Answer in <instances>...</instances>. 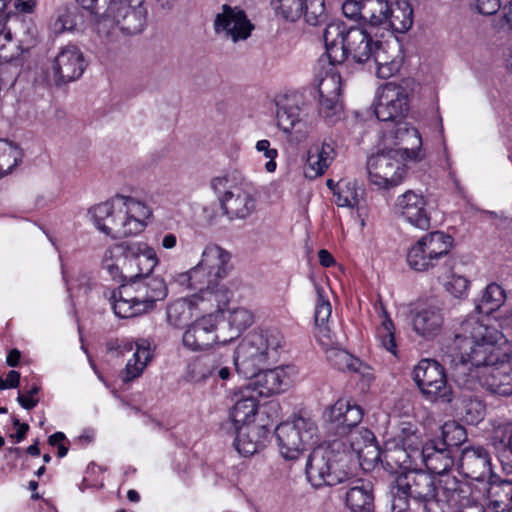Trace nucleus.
<instances>
[{
  "label": "nucleus",
  "instance_id": "obj_64",
  "mask_svg": "<svg viewBox=\"0 0 512 512\" xmlns=\"http://www.w3.org/2000/svg\"><path fill=\"white\" fill-rule=\"evenodd\" d=\"M501 6V0H476V8L483 15H493L498 12Z\"/></svg>",
  "mask_w": 512,
  "mask_h": 512
},
{
  "label": "nucleus",
  "instance_id": "obj_34",
  "mask_svg": "<svg viewBox=\"0 0 512 512\" xmlns=\"http://www.w3.org/2000/svg\"><path fill=\"white\" fill-rule=\"evenodd\" d=\"M321 346L325 351L327 361L340 371L363 373L362 369L367 368L360 359L338 346L335 335L333 336V343L331 345Z\"/></svg>",
  "mask_w": 512,
  "mask_h": 512
},
{
  "label": "nucleus",
  "instance_id": "obj_48",
  "mask_svg": "<svg viewBox=\"0 0 512 512\" xmlns=\"http://www.w3.org/2000/svg\"><path fill=\"white\" fill-rule=\"evenodd\" d=\"M381 317L382 323L377 329V336L380 339L382 346L393 355H396L397 344L394 335L395 327L383 306H381Z\"/></svg>",
  "mask_w": 512,
  "mask_h": 512
},
{
  "label": "nucleus",
  "instance_id": "obj_29",
  "mask_svg": "<svg viewBox=\"0 0 512 512\" xmlns=\"http://www.w3.org/2000/svg\"><path fill=\"white\" fill-rule=\"evenodd\" d=\"M336 146L337 139L330 135L324 138L321 147L309 150L305 174L310 178L324 174L336 156Z\"/></svg>",
  "mask_w": 512,
  "mask_h": 512
},
{
  "label": "nucleus",
  "instance_id": "obj_12",
  "mask_svg": "<svg viewBox=\"0 0 512 512\" xmlns=\"http://www.w3.org/2000/svg\"><path fill=\"white\" fill-rule=\"evenodd\" d=\"M413 380L426 400L450 403L453 398L442 365L433 359H422L413 369Z\"/></svg>",
  "mask_w": 512,
  "mask_h": 512
},
{
  "label": "nucleus",
  "instance_id": "obj_15",
  "mask_svg": "<svg viewBox=\"0 0 512 512\" xmlns=\"http://www.w3.org/2000/svg\"><path fill=\"white\" fill-rule=\"evenodd\" d=\"M254 28V24L241 7L229 4L221 6L213 21L215 35L233 43L247 40Z\"/></svg>",
  "mask_w": 512,
  "mask_h": 512
},
{
  "label": "nucleus",
  "instance_id": "obj_23",
  "mask_svg": "<svg viewBox=\"0 0 512 512\" xmlns=\"http://www.w3.org/2000/svg\"><path fill=\"white\" fill-rule=\"evenodd\" d=\"M223 214L230 220L245 219L256 210L255 197L241 186H233L225 196L219 197Z\"/></svg>",
  "mask_w": 512,
  "mask_h": 512
},
{
  "label": "nucleus",
  "instance_id": "obj_63",
  "mask_svg": "<svg viewBox=\"0 0 512 512\" xmlns=\"http://www.w3.org/2000/svg\"><path fill=\"white\" fill-rule=\"evenodd\" d=\"M342 11L349 19L362 20V0H346L342 5Z\"/></svg>",
  "mask_w": 512,
  "mask_h": 512
},
{
  "label": "nucleus",
  "instance_id": "obj_14",
  "mask_svg": "<svg viewBox=\"0 0 512 512\" xmlns=\"http://www.w3.org/2000/svg\"><path fill=\"white\" fill-rule=\"evenodd\" d=\"M399 151L392 149L377 153L368 159L367 171L372 184L389 189L399 185L405 173Z\"/></svg>",
  "mask_w": 512,
  "mask_h": 512
},
{
  "label": "nucleus",
  "instance_id": "obj_56",
  "mask_svg": "<svg viewBox=\"0 0 512 512\" xmlns=\"http://www.w3.org/2000/svg\"><path fill=\"white\" fill-rule=\"evenodd\" d=\"M189 316V308L185 301L177 300L167 307V320L174 326H181Z\"/></svg>",
  "mask_w": 512,
  "mask_h": 512
},
{
  "label": "nucleus",
  "instance_id": "obj_36",
  "mask_svg": "<svg viewBox=\"0 0 512 512\" xmlns=\"http://www.w3.org/2000/svg\"><path fill=\"white\" fill-rule=\"evenodd\" d=\"M91 17L94 29L100 37L109 38L114 32L108 28L107 14L112 0H76Z\"/></svg>",
  "mask_w": 512,
  "mask_h": 512
},
{
  "label": "nucleus",
  "instance_id": "obj_33",
  "mask_svg": "<svg viewBox=\"0 0 512 512\" xmlns=\"http://www.w3.org/2000/svg\"><path fill=\"white\" fill-rule=\"evenodd\" d=\"M487 507L492 512H505L512 503V481L494 475L487 487Z\"/></svg>",
  "mask_w": 512,
  "mask_h": 512
},
{
  "label": "nucleus",
  "instance_id": "obj_31",
  "mask_svg": "<svg viewBox=\"0 0 512 512\" xmlns=\"http://www.w3.org/2000/svg\"><path fill=\"white\" fill-rule=\"evenodd\" d=\"M134 347H136V350L133 357L128 360L125 367L123 376V381L125 382L132 381L139 377L152 358L149 343L146 340L142 339L135 343L127 341L123 343L122 349L123 351L130 352Z\"/></svg>",
  "mask_w": 512,
  "mask_h": 512
},
{
  "label": "nucleus",
  "instance_id": "obj_62",
  "mask_svg": "<svg viewBox=\"0 0 512 512\" xmlns=\"http://www.w3.org/2000/svg\"><path fill=\"white\" fill-rule=\"evenodd\" d=\"M409 498L406 493L398 491L395 484L392 490L391 512H410Z\"/></svg>",
  "mask_w": 512,
  "mask_h": 512
},
{
  "label": "nucleus",
  "instance_id": "obj_50",
  "mask_svg": "<svg viewBox=\"0 0 512 512\" xmlns=\"http://www.w3.org/2000/svg\"><path fill=\"white\" fill-rule=\"evenodd\" d=\"M304 4L305 0H272L271 2L278 15L292 22L302 16Z\"/></svg>",
  "mask_w": 512,
  "mask_h": 512
},
{
  "label": "nucleus",
  "instance_id": "obj_37",
  "mask_svg": "<svg viewBox=\"0 0 512 512\" xmlns=\"http://www.w3.org/2000/svg\"><path fill=\"white\" fill-rule=\"evenodd\" d=\"M277 126L285 133L291 132L300 121V108L295 98L284 96L276 101Z\"/></svg>",
  "mask_w": 512,
  "mask_h": 512
},
{
  "label": "nucleus",
  "instance_id": "obj_41",
  "mask_svg": "<svg viewBox=\"0 0 512 512\" xmlns=\"http://www.w3.org/2000/svg\"><path fill=\"white\" fill-rule=\"evenodd\" d=\"M109 300L114 313L120 318H132L147 312L143 304H138L132 296H125L121 286L118 291L113 290L110 293Z\"/></svg>",
  "mask_w": 512,
  "mask_h": 512
},
{
  "label": "nucleus",
  "instance_id": "obj_55",
  "mask_svg": "<svg viewBox=\"0 0 512 512\" xmlns=\"http://www.w3.org/2000/svg\"><path fill=\"white\" fill-rule=\"evenodd\" d=\"M345 412H347L346 399L341 398L325 410L324 418L327 422L334 424L337 429H344Z\"/></svg>",
  "mask_w": 512,
  "mask_h": 512
},
{
  "label": "nucleus",
  "instance_id": "obj_20",
  "mask_svg": "<svg viewBox=\"0 0 512 512\" xmlns=\"http://www.w3.org/2000/svg\"><path fill=\"white\" fill-rule=\"evenodd\" d=\"M340 90V78L334 75L322 79L319 84V114L331 125L338 122L343 115Z\"/></svg>",
  "mask_w": 512,
  "mask_h": 512
},
{
  "label": "nucleus",
  "instance_id": "obj_26",
  "mask_svg": "<svg viewBox=\"0 0 512 512\" xmlns=\"http://www.w3.org/2000/svg\"><path fill=\"white\" fill-rule=\"evenodd\" d=\"M393 123L394 129L390 131V137L394 140L393 144L397 146L393 150L399 151L402 159H419L422 140L418 130L403 120Z\"/></svg>",
  "mask_w": 512,
  "mask_h": 512
},
{
  "label": "nucleus",
  "instance_id": "obj_60",
  "mask_svg": "<svg viewBox=\"0 0 512 512\" xmlns=\"http://www.w3.org/2000/svg\"><path fill=\"white\" fill-rule=\"evenodd\" d=\"M256 150L263 153L264 157L268 159L265 164V168L268 172H274L276 170L275 158L278 156V151L271 148L270 142L266 139L259 140L256 143Z\"/></svg>",
  "mask_w": 512,
  "mask_h": 512
},
{
  "label": "nucleus",
  "instance_id": "obj_3",
  "mask_svg": "<svg viewBox=\"0 0 512 512\" xmlns=\"http://www.w3.org/2000/svg\"><path fill=\"white\" fill-rule=\"evenodd\" d=\"M158 258L153 248L144 242L123 241L108 247L102 258V267L117 282L152 273Z\"/></svg>",
  "mask_w": 512,
  "mask_h": 512
},
{
  "label": "nucleus",
  "instance_id": "obj_6",
  "mask_svg": "<svg viewBox=\"0 0 512 512\" xmlns=\"http://www.w3.org/2000/svg\"><path fill=\"white\" fill-rule=\"evenodd\" d=\"M231 255L218 245H208L202 259L197 266L189 272L191 287L199 291L218 292L219 282L227 277L232 268Z\"/></svg>",
  "mask_w": 512,
  "mask_h": 512
},
{
  "label": "nucleus",
  "instance_id": "obj_18",
  "mask_svg": "<svg viewBox=\"0 0 512 512\" xmlns=\"http://www.w3.org/2000/svg\"><path fill=\"white\" fill-rule=\"evenodd\" d=\"M82 52L74 45L63 47L52 62V79L56 85L80 78L85 70Z\"/></svg>",
  "mask_w": 512,
  "mask_h": 512
},
{
  "label": "nucleus",
  "instance_id": "obj_42",
  "mask_svg": "<svg viewBox=\"0 0 512 512\" xmlns=\"http://www.w3.org/2000/svg\"><path fill=\"white\" fill-rule=\"evenodd\" d=\"M390 6L387 0H362V21L386 28Z\"/></svg>",
  "mask_w": 512,
  "mask_h": 512
},
{
  "label": "nucleus",
  "instance_id": "obj_57",
  "mask_svg": "<svg viewBox=\"0 0 512 512\" xmlns=\"http://www.w3.org/2000/svg\"><path fill=\"white\" fill-rule=\"evenodd\" d=\"M75 13L67 8L60 9L57 14V18L52 23V30L57 33H63L65 31H72L76 27Z\"/></svg>",
  "mask_w": 512,
  "mask_h": 512
},
{
  "label": "nucleus",
  "instance_id": "obj_24",
  "mask_svg": "<svg viewBox=\"0 0 512 512\" xmlns=\"http://www.w3.org/2000/svg\"><path fill=\"white\" fill-rule=\"evenodd\" d=\"M444 324L442 309L434 303L418 306L412 316V327L417 335L425 339L437 336Z\"/></svg>",
  "mask_w": 512,
  "mask_h": 512
},
{
  "label": "nucleus",
  "instance_id": "obj_10",
  "mask_svg": "<svg viewBox=\"0 0 512 512\" xmlns=\"http://www.w3.org/2000/svg\"><path fill=\"white\" fill-rule=\"evenodd\" d=\"M413 93L412 81L402 79L399 83L387 82L379 89L375 115L381 122L404 120L409 112Z\"/></svg>",
  "mask_w": 512,
  "mask_h": 512
},
{
  "label": "nucleus",
  "instance_id": "obj_46",
  "mask_svg": "<svg viewBox=\"0 0 512 512\" xmlns=\"http://www.w3.org/2000/svg\"><path fill=\"white\" fill-rule=\"evenodd\" d=\"M24 55L15 60L0 61V91L14 87L24 64Z\"/></svg>",
  "mask_w": 512,
  "mask_h": 512
},
{
  "label": "nucleus",
  "instance_id": "obj_44",
  "mask_svg": "<svg viewBox=\"0 0 512 512\" xmlns=\"http://www.w3.org/2000/svg\"><path fill=\"white\" fill-rule=\"evenodd\" d=\"M410 456L405 448L395 447L383 451L382 466L391 474H398L410 470Z\"/></svg>",
  "mask_w": 512,
  "mask_h": 512
},
{
  "label": "nucleus",
  "instance_id": "obj_32",
  "mask_svg": "<svg viewBox=\"0 0 512 512\" xmlns=\"http://www.w3.org/2000/svg\"><path fill=\"white\" fill-rule=\"evenodd\" d=\"M317 301L315 305L314 321H315V336L320 345H331L333 343V336L329 327V319L332 313L330 302L325 299L323 289L319 286L316 288Z\"/></svg>",
  "mask_w": 512,
  "mask_h": 512
},
{
  "label": "nucleus",
  "instance_id": "obj_45",
  "mask_svg": "<svg viewBox=\"0 0 512 512\" xmlns=\"http://www.w3.org/2000/svg\"><path fill=\"white\" fill-rule=\"evenodd\" d=\"M22 159L21 149L5 139H0V177L11 172Z\"/></svg>",
  "mask_w": 512,
  "mask_h": 512
},
{
  "label": "nucleus",
  "instance_id": "obj_4",
  "mask_svg": "<svg viewBox=\"0 0 512 512\" xmlns=\"http://www.w3.org/2000/svg\"><path fill=\"white\" fill-rule=\"evenodd\" d=\"M282 335L275 329L250 333L238 345L233 360L236 371L245 378L252 377L263 369L271 352H275L282 343Z\"/></svg>",
  "mask_w": 512,
  "mask_h": 512
},
{
  "label": "nucleus",
  "instance_id": "obj_1",
  "mask_svg": "<svg viewBox=\"0 0 512 512\" xmlns=\"http://www.w3.org/2000/svg\"><path fill=\"white\" fill-rule=\"evenodd\" d=\"M504 335L495 327L484 325L477 316L463 320L454 332L451 349L453 377L466 385L484 369L483 386L492 394L512 395V359L502 347Z\"/></svg>",
  "mask_w": 512,
  "mask_h": 512
},
{
  "label": "nucleus",
  "instance_id": "obj_38",
  "mask_svg": "<svg viewBox=\"0 0 512 512\" xmlns=\"http://www.w3.org/2000/svg\"><path fill=\"white\" fill-rule=\"evenodd\" d=\"M413 24V9L407 0L396 1L393 7H390L386 27H390L396 32L404 33L408 31Z\"/></svg>",
  "mask_w": 512,
  "mask_h": 512
},
{
  "label": "nucleus",
  "instance_id": "obj_40",
  "mask_svg": "<svg viewBox=\"0 0 512 512\" xmlns=\"http://www.w3.org/2000/svg\"><path fill=\"white\" fill-rule=\"evenodd\" d=\"M258 410V403L254 396H247L238 399L230 410V419L233 429L245 425H252L251 419L254 418Z\"/></svg>",
  "mask_w": 512,
  "mask_h": 512
},
{
  "label": "nucleus",
  "instance_id": "obj_5",
  "mask_svg": "<svg viewBox=\"0 0 512 512\" xmlns=\"http://www.w3.org/2000/svg\"><path fill=\"white\" fill-rule=\"evenodd\" d=\"M281 455L294 460L318 441V426L310 416L297 415L275 428Z\"/></svg>",
  "mask_w": 512,
  "mask_h": 512
},
{
  "label": "nucleus",
  "instance_id": "obj_52",
  "mask_svg": "<svg viewBox=\"0 0 512 512\" xmlns=\"http://www.w3.org/2000/svg\"><path fill=\"white\" fill-rule=\"evenodd\" d=\"M505 300V292L497 283L487 285L481 299V305L486 307V312L499 308Z\"/></svg>",
  "mask_w": 512,
  "mask_h": 512
},
{
  "label": "nucleus",
  "instance_id": "obj_8",
  "mask_svg": "<svg viewBox=\"0 0 512 512\" xmlns=\"http://www.w3.org/2000/svg\"><path fill=\"white\" fill-rule=\"evenodd\" d=\"M145 0H112L108 9V28L114 33L106 38L114 41L117 33L131 36L141 33L147 21Z\"/></svg>",
  "mask_w": 512,
  "mask_h": 512
},
{
  "label": "nucleus",
  "instance_id": "obj_13",
  "mask_svg": "<svg viewBox=\"0 0 512 512\" xmlns=\"http://www.w3.org/2000/svg\"><path fill=\"white\" fill-rule=\"evenodd\" d=\"M88 214L95 227L103 234L112 238L129 237L131 236V231L138 228V224L135 221L126 222V216L117 199L91 207Z\"/></svg>",
  "mask_w": 512,
  "mask_h": 512
},
{
  "label": "nucleus",
  "instance_id": "obj_16",
  "mask_svg": "<svg viewBox=\"0 0 512 512\" xmlns=\"http://www.w3.org/2000/svg\"><path fill=\"white\" fill-rule=\"evenodd\" d=\"M122 293L132 296L138 304L148 311L156 301L167 296V286L162 278L152 277L151 273H139L137 277L125 278L121 281Z\"/></svg>",
  "mask_w": 512,
  "mask_h": 512
},
{
  "label": "nucleus",
  "instance_id": "obj_21",
  "mask_svg": "<svg viewBox=\"0 0 512 512\" xmlns=\"http://www.w3.org/2000/svg\"><path fill=\"white\" fill-rule=\"evenodd\" d=\"M490 460V455L484 447H465L460 456L459 469L466 478L483 481L487 476H493Z\"/></svg>",
  "mask_w": 512,
  "mask_h": 512
},
{
  "label": "nucleus",
  "instance_id": "obj_28",
  "mask_svg": "<svg viewBox=\"0 0 512 512\" xmlns=\"http://www.w3.org/2000/svg\"><path fill=\"white\" fill-rule=\"evenodd\" d=\"M421 455L426 468L441 477L449 474L448 470L454 465L453 450L442 446L438 441H429L422 447Z\"/></svg>",
  "mask_w": 512,
  "mask_h": 512
},
{
  "label": "nucleus",
  "instance_id": "obj_22",
  "mask_svg": "<svg viewBox=\"0 0 512 512\" xmlns=\"http://www.w3.org/2000/svg\"><path fill=\"white\" fill-rule=\"evenodd\" d=\"M272 425L252 424L234 429L236 437L234 447L237 452L245 457L257 453L266 446Z\"/></svg>",
  "mask_w": 512,
  "mask_h": 512
},
{
  "label": "nucleus",
  "instance_id": "obj_43",
  "mask_svg": "<svg viewBox=\"0 0 512 512\" xmlns=\"http://www.w3.org/2000/svg\"><path fill=\"white\" fill-rule=\"evenodd\" d=\"M336 188L335 202L340 207L353 208L357 206L364 194L363 188L355 180H340L336 183Z\"/></svg>",
  "mask_w": 512,
  "mask_h": 512
},
{
  "label": "nucleus",
  "instance_id": "obj_49",
  "mask_svg": "<svg viewBox=\"0 0 512 512\" xmlns=\"http://www.w3.org/2000/svg\"><path fill=\"white\" fill-rule=\"evenodd\" d=\"M216 362V355L210 354L195 361L189 369L190 379L194 382H201L216 373L218 366H213Z\"/></svg>",
  "mask_w": 512,
  "mask_h": 512
},
{
  "label": "nucleus",
  "instance_id": "obj_53",
  "mask_svg": "<svg viewBox=\"0 0 512 512\" xmlns=\"http://www.w3.org/2000/svg\"><path fill=\"white\" fill-rule=\"evenodd\" d=\"M306 22L316 26L326 18L324 0H305L302 14Z\"/></svg>",
  "mask_w": 512,
  "mask_h": 512
},
{
  "label": "nucleus",
  "instance_id": "obj_35",
  "mask_svg": "<svg viewBox=\"0 0 512 512\" xmlns=\"http://www.w3.org/2000/svg\"><path fill=\"white\" fill-rule=\"evenodd\" d=\"M345 504L351 512H373L374 495L370 483L357 480L356 485L347 490Z\"/></svg>",
  "mask_w": 512,
  "mask_h": 512
},
{
  "label": "nucleus",
  "instance_id": "obj_47",
  "mask_svg": "<svg viewBox=\"0 0 512 512\" xmlns=\"http://www.w3.org/2000/svg\"><path fill=\"white\" fill-rule=\"evenodd\" d=\"M441 430L442 439L438 442L451 450L459 447L467 440L466 429L455 421L444 423Z\"/></svg>",
  "mask_w": 512,
  "mask_h": 512
},
{
  "label": "nucleus",
  "instance_id": "obj_51",
  "mask_svg": "<svg viewBox=\"0 0 512 512\" xmlns=\"http://www.w3.org/2000/svg\"><path fill=\"white\" fill-rule=\"evenodd\" d=\"M229 325L234 330V336L228 340L231 341L233 338L238 337L242 331L247 329L253 324V314L245 308L234 309L229 315Z\"/></svg>",
  "mask_w": 512,
  "mask_h": 512
},
{
  "label": "nucleus",
  "instance_id": "obj_7",
  "mask_svg": "<svg viewBox=\"0 0 512 512\" xmlns=\"http://www.w3.org/2000/svg\"><path fill=\"white\" fill-rule=\"evenodd\" d=\"M346 458L347 455L344 453L324 447L315 448L306 463L308 481L316 488L344 482L350 474L345 469Z\"/></svg>",
  "mask_w": 512,
  "mask_h": 512
},
{
  "label": "nucleus",
  "instance_id": "obj_59",
  "mask_svg": "<svg viewBox=\"0 0 512 512\" xmlns=\"http://www.w3.org/2000/svg\"><path fill=\"white\" fill-rule=\"evenodd\" d=\"M347 412L344 417V428L356 427L363 418L362 408L352 399H346Z\"/></svg>",
  "mask_w": 512,
  "mask_h": 512
},
{
  "label": "nucleus",
  "instance_id": "obj_30",
  "mask_svg": "<svg viewBox=\"0 0 512 512\" xmlns=\"http://www.w3.org/2000/svg\"><path fill=\"white\" fill-rule=\"evenodd\" d=\"M28 35L24 38H13L6 24L0 20V61L15 60L24 55L34 45V36L28 28Z\"/></svg>",
  "mask_w": 512,
  "mask_h": 512
},
{
  "label": "nucleus",
  "instance_id": "obj_11",
  "mask_svg": "<svg viewBox=\"0 0 512 512\" xmlns=\"http://www.w3.org/2000/svg\"><path fill=\"white\" fill-rule=\"evenodd\" d=\"M395 484L398 491L422 504L425 512H443L442 504L436 499L437 482L431 473L422 469H410L398 475Z\"/></svg>",
  "mask_w": 512,
  "mask_h": 512
},
{
  "label": "nucleus",
  "instance_id": "obj_54",
  "mask_svg": "<svg viewBox=\"0 0 512 512\" xmlns=\"http://www.w3.org/2000/svg\"><path fill=\"white\" fill-rule=\"evenodd\" d=\"M493 439L497 448L512 456V421L500 423L495 427Z\"/></svg>",
  "mask_w": 512,
  "mask_h": 512
},
{
  "label": "nucleus",
  "instance_id": "obj_27",
  "mask_svg": "<svg viewBox=\"0 0 512 512\" xmlns=\"http://www.w3.org/2000/svg\"><path fill=\"white\" fill-rule=\"evenodd\" d=\"M251 386L260 396H271L284 391L290 385V379L284 369L277 367L274 369H261L252 377Z\"/></svg>",
  "mask_w": 512,
  "mask_h": 512
},
{
  "label": "nucleus",
  "instance_id": "obj_61",
  "mask_svg": "<svg viewBox=\"0 0 512 512\" xmlns=\"http://www.w3.org/2000/svg\"><path fill=\"white\" fill-rule=\"evenodd\" d=\"M354 450L358 454V458L363 461H380L383 458V452L380 451L376 443L366 444V447L357 446Z\"/></svg>",
  "mask_w": 512,
  "mask_h": 512
},
{
  "label": "nucleus",
  "instance_id": "obj_25",
  "mask_svg": "<svg viewBox=\"0 0 512 512\" xmlns=\"http://www.w3.org/2000/svg\"><path fill=\"white\" fill-rule=\"evenodd\" d=\"M400 215L413 226L427 230L430 227V216L426 211V201L421 194L412 190L400 195L396 201Z\"/></svg>",
  "mask_w": 512,
  "mask_h": 512
},
{
  "label": "nucleus",
  "instance_id": "obj_58",
  "mask_svg": "<svg viewBox=\"0 0 512 512\" xmlns=\"http://www.w3.org/2000/svg\"><path fill=\"white\" fill-rule=\"evenodd\" d=\"M469 285L470 282L466 277L453 273L450 279L445 283V288L454 297L463 298L468 293Z\"/></svg>",
  "mask_w": 512,
  "mask_h": 512
},
{
  "label": "nucleus",
  "instance_id": "obj_2",
  "mask_svg": "<svg viewBox=\"0 0 512 512\" xmlns=\"http://www.w3.org/2000/svg\"><path fill=\"white\" fill-rule=\"evenodd\" d=\"M323 37L332 64H342L349 56L358 64L370 62L372 50L378 42L365 29L348 26L340 20L329 23Z\"/></svg>",
  "mask_w": 512,
  "mask_h": 512
},
{
  "label": "nucleus",
  "instance_id": "obj_9",
  "mask_svg": "<svg viewBox=\"0 0 512 512\" xmlns=\"http://www.w3.org/2000/svg\"><path fill=\"white\" fill-rule=\"evenodd\" d=\"M452 246L453 238L444 232L428 233L408 250V265L415 271H428L448 256Z\"/></svg>",
  "mask_w": 512,
  "mask_h": 512
},
{
  "label": "nucleus",
  "instance_id": "obj_39",
  "mask_svg": "<svg viewBox=\"0 0 512 512\" xmlns=\"http://www.w3.org/2000/svg\"><path fill=\"white\" fill-rule=\"evenodd\" d=\"M117 201L121 204L126 222L135 221L138 224V228L131 231V235L140 233L145 227L144 219L151 214L149 207L143 202L128 196H117Z\"/></svg>",
  "mask_w": 512,
  "mask_h": 512
},
{
  "label": "nucleus",
  "instance_id": "obj_19",
  "mask_svg": "<svg viewBox=\"0 0 512 512\" xmlns=\"http://www.w3.org/2000/svg\"><path fill=\"white\" fill-rule=\"evenodd\" d=\"M437 502L442 504L443 512L449 508L457 509L468 505L472 499V488L452 474H442L437 481Z\"/></svg>",
  "mask_w": 512,
  "mask_h": 512
},
{
  "label": "nucleus",
  "instance_id": "obj_17",
  "mask_svg": "<svg viewBox=\"0 0 512 512\" xmlns=\"http://www.w3.org/2000/svg\"><path fill=\"white\" fill-rule=\"evenodd\" d=\"M183 345L194 352L204 351L214 344L228 343L227 339H221L217 334V319L212 314L196 319L184 332Z\"/></svg>",
  "mask_w": 512,
  "mask_h": 512
}]
</instances>
